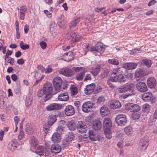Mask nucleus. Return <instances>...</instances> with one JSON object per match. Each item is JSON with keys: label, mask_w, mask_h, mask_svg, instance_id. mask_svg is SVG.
Masks as SVG:
<instances>
[{"label": "nucleus", "mask_w": 157, "mask_h": 157, "mask_svg": "<svg viewBox=\"0 0 157 157\" xmlns=\"http://www.w3.org/2000/svg\"><path fill=\"white\" fill-rule=\"evenodd\" d=\"M44 13H45L47 16L48 17H52V14L50 13L48 10H45L44 11Z\"/></svg>", "instance_id": "338daca9"}, {"label": "nucleus", "mask_w": 157, "mask_h": 157, "mask_svg": "<svg viewBox=\"0 0 157 157\" xmlns=\"http://www.w3.org/2000/svg\"><path fill=\"white\" fill-rule=\"evenodd\" d=\"M33 128V125L30 124H27L26 126V129L28 132L31 130Z\"/></svg>", "instance_id": "6e6d98bb"}, {"label": "nucleus", "mask_w": 157, "mask_h": 157, "mask_svg": "<svg viewBox=\"0 0 157 157\" xmlns=\"http://www.w3.org/2000/svg\"><path fill=\"white\" fill-rule=\"evenodd\" d=\"M74 55L71 52H69L64 54L62 58V59L66 61H69L73 59Z\"/></svg>", "instance_id": "a211bd4d"}, {"label": "nucleus", "mask_w": 157, "mask_h": 157, "mask_svg": "<svg viewBox=\"0 0 157 157\" xmlns=\"http://www.w3.org/2000/svg\"><path fill=\"white\" fill-rule=\"evenodd\" d=\"M40 45L41 48L43 49H45L46 48L47 44L44 41H42L40 43Z\"/></svg>", "instance_id": "052dcab7"}, {"label": "nucleus", "mask_w": 157, "mask_h": 157, "mask_svg": "<svg viewBox=\"0 0 157 157\" xmlns=\"http://www.w3.org/2000/svg\"><path fill=\"white\" fill-rule=\"evenodd\" d=\"M29 143L31 147L35 148L37 145V141L34 136L31 137L29 141Z\"/></svg>", "instance_id": "7c9ffc66"}, {"label": "nucleus", "mask_w": 157, "mask_h": 157, "mask_svg": "<svg viewBox=\"0 0 157 157\" xmlns=\"http://www.w3.org/2000/svg\"><path fill=\"white\" fill-rule=\"evenodd\" d=\"M133 103H129L125 104V109L127 111L131 112L132 107V106H133Z\"/></svg>", "instance_id": "a18cd8bd"}, {"label": "nucleus", "mask_w": 157, "mask_h": 157, "mask_svg": "<svg viewBox=\"0 0 157 157\" xmlns=\"http://www.w3.org/2000/svg\"><path fill=\"white\" fill-rule=\"evenodd\" d=\"M124 131L125 133L128 136H131L133 132L132 128L130 126H128L124 128Z\"/></svg>", "instance_id": "c9c22d12"}, {"label": "nucleus", "mask_w": 157, "mask_h": 157, "mask_svg": "<svg viewBox=\"0 0 157 157\" xmlns=\"http://www.w3.org/2000/svg\"><path fill=\"white\" fill-rule=\"evenodd\" d=\"M142 63L147 67H149L152 64L151 61L148 59H143L142 61Z\"/></svg>", "instance_id": "58836bf2"}, {"label": "nucleus", "mask_w": 157, "mask_h": 157, "mask_svg": "<svg viewBox=\"0 0 157 157\" xmlns=\"http://www.w3.org/2000/svg\"><path fill=\"white\" fill-rule=\"evenodd\" d=\"M108 62L110 63L116 65H117L119 63L118 61L115 59H109Z\"/></svg>", "instance_id": "09e8293b"}, {"label": "nucleus", "mask_w": 157, "mask_h": 157, "mask_svg": "<svg viewBox=\"0 0 157 157\" xmlns=\"http://www.w3.org/2000/svg\"><path fill=\"white\" fill-rule=\"evenodd\" d=\"M45 94L44 91L43 90H39L37 92V96L38 97H42L44 96V98L45 97Z\"/></svg>", "instance_id": "8fccbe9b"}, {"label": "nucleus", "mask_w": 157, "mask_h": 157, "mask_svg": "<svg viewBox=\"0 0 157 157\" xmlns=\"http://www.w3.org/2000/svg\"><path fill=\"white\" fill-rule=\"evenodd\" d=\"M112 75L109 78L107 81V84H108L109 86L111 88H114L115 87V84L113 83V82H115V81L113 80Z\"/></svg>", "instance_id": "4c0bfd02"}, {"label": "nucleus", "mask_w": 157, "mask_h": 157, "mask_svg": "<svg viewBox=\"0 0 157 157\" xmlns=\"http://www.w3.org/2000/svg\"><path fill=\"white\" fill-rule=\"evenodd\" d=\"M152 95L151 92H147L143 94L142 97L143 100L146 101H147L150 99H151Z\"/></svg>", "instance_id": "2f4dec72"}, {"label": "nucleus", "mask_w": 157, "mask_h": 157, "mask_svg": "<svg viewBox=\"0 0 157 157\" xmlns=\"http://www.w3.org/2000/svg\"><path fill=\"white\" fill-rule=\"evenodd\" d=\"M43 90L45 94L44 100V101H46L52 97L53 90L52 84L49 82H46L44 85Z\"/></svg>", "instance_id": "20e7f679"}, {"label": "nucleus", "mask_w": 157, "mask_h": 157, "mask_svg": "<svg viewBox=\"0 0 157 157\" xmlns=\"http://www.w3.org/2000/svg\"><path fill=\"white\" fill-rule=\"evenodd\" d=\"M62 84H57L56 85H53L54 87L56 90H58L61 88Z\"/></svg>", "instance_id": "bf43d9fd"}, {"label": "nucleus", "mask_w": 157, "mask_h": 157, "mask_svg": "<svg viewBox=\"0 0 157 157\" xmlns=\"http://www.w3.org/2000/svg\"><path fill=\"white\" fill-rule=\"evenodd\" d=\"M136 87L140 92L143 93L147 90V88L146 84L143 82H139L136 84Z\"/></svg>", "instance_id": "f8f14e48"}, {"label": "nucleus", "mask_w": 157, "mask_h": 157, "mask_svg": "<svg viewBox=\"0 0 157 157\" xmlns=\"http://www.w3.org/2000/svg\"><path fill=\"white\" fill-rule=\"evenodd\" d=\"M115 121L117 124L120 126L125 125L128 121L126 116L123 114H119L117 115L115 118Z\"/></svg>", "instance_id": "39448f33"}, {"label": "nucleus", "mask_w": 157, "mask_h": 157, "mask_svg": "<svg viewBox=\"0 0 157 157\" xmlns=\"http://www.w3.org/2000/svg\"><path fill=\"white\" fill-rule=\"evenodd\" d=\"M80 38V36L75 33H74L71 36L70 39V41L71 43L78 41Z\"/></svg>", "instance_id": "b1692460"}, {"label": "nucleus", "mask_w": 157, "mask_h": 157, "mask_svg": "<svg viewBox=\"0 0 157 157\" xmlns=\"http://www.w3.org/2000/svg\"><path fill=\"white\" fill-rule=\"evenodd\" d=\"M59 73L67 77H70L72 76L73 73L71 69L65 67L60 70L59 71Z\"/></svg>", "instance_id": "2eb2a0df"}, {"label": "nucleus", "mask_w": 157, "mask_h": 157, "mask_svg": "<svg viewBox=\"0 0 157 157\" xmlns=\"http://www.w3.org/2000/svg\"><path fill=\"white\" fill-rule=\"evenodd\" d=\"M147 85L149 88H154L156 84V81L154 78L150 77L147 81Z\"/></svg>", "instance_id": "412c9836"}, {"label": "nucleus", "mask_w": 157, "mask_h": 157, "mask_svg": "<svg viewBox=\"0 0 157 157\" xmlns=\"http://www.w3.org/2000/svg\"><path fill=\"white\" fill-rule=\"evenodd\" d=\"M8 148L11 151H14L17 148L16 143L13 141H10L8 144Z\"/></svg>", "instance_id": "e433bc0d"}, {"label": "nucleus", "mask_w": 157, "mask_h": 157, "mask_svg": "<svg viewBox=\"0 0 157 157\" xmlns=\"http://www.w3.org/2000/svg\"><path fill=\"white\" fill-rule=\"evenodd\" d=\"M12 79L14 81H16L17 79V76L15 74H13L11 76Z\"/></svg>", "instance_id": "774afa93"}, {"label": "nucleus", "mask_w": 157, "mask_h": 157, "mask_svg": "<svg viewBox=\"0 0 157 157\" xmlns=\"http://www.w3.org/2000/svg\"><path fill=\"white\" fill-rule=\"evenodd\" d=\"M105 101V98L102 96L99 97L97 99V102L99 104H102Z\"/></svg>", "instance_id": "3c124183"}, {"label": "nucleus", "mask_w": 157, "mask_h": 157, "mask_svg": "<svg viewBox=\"0 0 157 157\" xmlns=\"http://www.w3.org/2000/svg\"><path fill=\"white\" fill-rule=\"evenodd\" d=\"M108 75V73L107 71H104L101 72L100 75L99 77L101 79L104 78H105L107 77Z\"/></svg>", "instance_id": "864d4df0"}, {"label": "nucleus", "mask_w": 157, "mask_h": 157, "mask_svg": "<svg viewBox=\"0 0 157 157\" xmlns=\"http://www.w3.org/2000/svg\"><path fill=\"white\" fill-rule=\"evenodd\" d=\"M74 105L78 109H80L81 106V102L79 101H76L74 102Z\"/></svg>", "instance_id": "603ef678"}, {"label": "nucleus", "mask_w": 157, "mask_h": 157, "mask_svg": "<svg viewBox=\"0 0 157 157\" xmlns=\"http://www.w3.org/2000/svg\"><path fill=\"white\" fill-rule=\"evenodd\" d=\"M140 110V107L137 105L133 104L132 107L131 112H137Z\"/></svg>", "instance_id": "37998d69"}, {"label": "nucleus", "mask_w": 157, "mask_h": 157, "mask_svg": "<svg viewBox=\"0 0 157 157\" xmlns=\"http://www.w3.org/2000/svg\"><path fill=\"white\" fill-rule=\"evenodd\" d=\"M135 85L134 83H130L126 84L124 85L118 87L117 88V91L118 94H123L127 92L130 93L126 94L122 96V97L125 99L129 96H132L135 94L134 91Z\"/></svg>", "instance_id": "f257e3e1"}, {"label": "nucleus", "mask_w": 157, "mask_h": 157, "mask_svg": "<svg viewBox=\"0 0 157 157\" xmlns=\"http://www.w3.org/2000/svg\"><path fill=\"white\" fill-rule=\"evenodd\" d=\"M61 147L58 144H52L51 147V151L52 153L56 154L59 153L61 151Z\"/></svg>", "instance_id": "aec40b11"}, {"label": "nucleus", "mask_w": 157, "mask_h": 157, "mask_svg": "<svg viewBox=\"0 0 157 157\" xmlns=\"http://www.w3.org/2000/svg\"><path fill=\"white\" fill-rule=\"evenodd\" d=\"M67 126L70 130L74 131L76 128V124L74 121L71 120L68 122Z\"/></svg>", "instance_id": "c756f323"}, {"label": "nucleus", "mask_w": 157, "mask_h": 157, "mask_svg": "<svg viewBox=\"0 0 157 157\" xmlns=\"http://www.w3.org/2000/svg\"><path fill=\"white\" fill-rule=\"evenodd\" d=\"M100 113L102 117L108 116L110 114L109 109L106 107H102L100 109Z\"/></svg>", "instance_id": "5701e85b"}, {"label": "nucleus", "mask_w": 157, "mask_h": 157, "mask_svg": "<svg viewBox=\"0 0 157 157\" xmlns=\"http://www.w3.org/2000/svg\"><path fill=\"white\" fill-rule=\"evenodd\" d=\"M140 49H136V48L134 49H132V50L131 51L130 53L131 54H137L138 53H140Z\"/></svg>", "instance_id": "13d9d810"}, {"label": "nucleus", "mask_w": 157, "mask_h": 157, "mask_svg": "<svg viewBox=\"0 0 157 157\" xmlns=\"http://www.w3.org/2000/svg\"><path fill=\"white\" fill-rule=\"evenodd\" d=\"M96 132L93 130H90L89 132V137L92 140L100 141L102 137L100 135L95 133Z\"/></svg>", "instance_id": "9d476101"}, {"label": "nucleus", "mask_w": 157, "mask_h": 157, "mask_svg": "<svg viewBox=\"0 0 157 157\" xmlns=\"http://www.w3.org/2000/svg\"><path fill=\"white\" fill-rule=\"evenodd\" d=\"M95 46L96 49H97V52H99L100 53H102L104 52L105 49L102 43H98L95 45Z\"/></svg>", "instance_id": "cd10ccee"}, {"label": "nucleus", "mask_w": 157, "mask_h": 157, "mask_svg": "<svg viewBox=\"0 0 157 157\" xmlns=\"http://www.w3.org/2000/svg\"><path fill=\"white\" fill-rule=\"evenodd\" d=\"M69 96L67 92L61 93L59 94L58 99L59 100L63 101H66L69 99Z\"/></svg>", "instance_id": "4be33fe9"}, {"label": "nucleus", "mask_w": 157, "mask_h": 157, "mask_svg": "<svg viewBox=\"0 0 157 157\" xmlns=\"http://www.w3.org/2000/svg\"><path fill=\"white\" fill-rule=\"evenodd\" d=\"M20 132L18 135V138L19 140L22 139L24 136V133L22 129L21 128V127L20 128Z\"/></svg>", "instance_id": "de8ad7c7"}, {"label": "nucleus", "mask_w": 157, "mask_h": 157, "mask_svg": "<svg viewBox=\"0 0 157 157\" xmlns=\"http://www.w3.org/2000/svg\"><path fill=\"white\" fill-rule=\"evenodd\" d=\"M72 70L73 71H75V72H77L79 71H85V68L83 67H72Z\"/></svg>", "instance_id": "c03bdc74"}, {"label": "nucleus", "mask_w": 157, "mask_h": 157, "mask_svg": "<svg viewBox=\"0 0 157 157\" xmlns=\"http://www.w3.org/2000/svg\"><path fill=\"white\" fill-rule=\"evenodd\" d=\"M150 109V107L148 104H145L143 105L142 110L144 112L148 113Z\"/></svg>", "instance_id": "a19ab883"}, {"label": "nucleus", "mask_w": 157, "mask_h": 157, "mask_svg": "<svg viewBox=\"0 0 157 157\" xmlns=\"http://www.w3.org/2000/svg\"><path fill=\"white\" fill-rule=\"evenodd\" d=\"M17 62L18 64L22 65L25 62L24 60L22 58L17 60Z\"/></svg>", "instance_id": "0e129e2a"}, {"label": "nucleus", "mask_w": 157, "mask_h": 157, "mask_svg": "<svg viewBox=\"0 0 157 157\" xmlns=\"http://www.w3.org/2000/svg\"><path fill=\"white\" fill-rule=\"evenodd\" d=\"M7 62L8 63H10L12 65H13L14 63V59L10 57H9L8 59Z\"/></svg>", "instance_id": "4d7b16f0"}, {"label": "nucleus", "mask_w": 157, "mask_h": 157, "mask_svg": "<svg viewBox=\"0 0 157 157\" xmlns=\"http://www.w3.org/2000/svg\"><path fill=\"white\" fill-rule=\"evenodd\" d=\"M101 67L100 65H97L95 67H93L91 72V73L93 75L96 76L99 73Z\"/></svg>", "instance_id": "c85d7f7f"}, {"label": "nucleus", "mask_w": 157, "mask_h": 157, "mask_svg": "<svg viewBox=\"0 0 157 157\" xmlns=\"http://www.w3.org/2000/svg\"><path fill=\"white\" fill-rule=\"evenodd\" d=\"M77 128L78 131L81 133L86 132L87 130L86 125L82 121L78 122Z\"/></svg>", "instance_id": "1a4fd4ad"}, {"label": "nucleus", "mask_w": 157, "mask_h": 157, "mask_svg": "<svg viewBox=\"0 0 157 157\" xmlns=\"http://www.w3.org/2000/svg\"><path fill=\"white\" fill-rule=\"evenodd\" d=\"M56 133H62L63 131V128L61 126H59L56 129Z\"/></svg>", "instance_id": "5fc2aeb1"}, {"label": "nucleus", "mask_w": 157, "mask_h": 157, "mask_svg": "<svg viewBox=\"0 0 157 157\" xmlns=\"http://www.w3.org/2000/svg\"><path fill=\"white\" fill-rule=\"evenodd\" d=\"M29 46L27 44H25L24 45H22L21 47H20L23 50H25L26 49H28L29 48Z\"/></svg>", "instance_id": "69168bd1"}, {"label": "nucleus", "mask_w": 157, "mask_h": 157, "mask_svg": "<svg viewBox=\"0 0 157 157\" xmlns=\"http://www.w3.org/2000/svg\"><path fill=\"white\" fill-rule=\"evenodd\" d=\"M75 136L74 134L71 132H69L66 135L65 139L63 140V142L65 144H68L73 140Z\"/></svg>", "instance_id": "ddd939ff"}, {"label": "nucleus", "mask_w": 157, "mask_h": 157, "mask_svg": "<svg viewBox=\"0 0 157 157\" xmlns=\"http://www.w3.org/2000/svg\"><path fill=\"white\" fill-rule=\"evenodd\" d=\"M62 107L61 104L54 103L48 105L46 107V109L49 111L58 110L60 109Z\"/></svg>", "instance_id": "9b49d317"}, {"label": "nucleus", "mask_w": 157, "mask_h": 157, "mask_svg": "<svg viewBox=\"0 0 157 157\" xmlns=\"http://www.w3.org/2000/svg\"><path fill=\"white\" fill-rule=\"evenodd\" d=\"M85 75V71H82L81 72L78 73L76 76V78L78 80H82Z\"/></svg>", "instance_id": "ea45409f"}, {"label": "nucleus", "mask_w": 157, "mask_h": 157, "mask_svg": "<svg viewBox=\"0 0 157 157\" xmlns=\"http://www.w3.org/2000/svg\"><path fill=\"white\" fill-rule=\"evenodd\" d=\"M56 120V115H50L48 120L49 125H52Z\"/></svg>", "instance_id": "473e14b6"}, {"label": "nucleus", "mask_w": 157, "mask_h": 157, "mask_svg": "<svg viewBox=\"0 0 157 157\" xmlns=\"http://www.w3.org/2000/svg\"><path fill=\"white\" fill-rule=\"evenodd\" d=\"M52 139L54 142L58 143L60 141L61 137L59 133L55 132L52 136Z\"/></svg>", "instance_id": "393cba45"}, {"label": "nucleus", "mask_w": 157, "mask_h": 157, "mask_svg": "<svg viewBox=\"0 0 157 157\" xmlns=\"http://www.w3.org/2000/svg\"><path fill=\"white\" fill-rule=\"evenodd\" d=\"M95 86V84L94 83L87 85L84 89L85 93L86 94H91L94 90Z\"/></svg>", "instance_id": "f3484780"}, {"label": "nucleus", "mask_w": 157, "mask_h": 157, "mask_svg": "<svg viewBox=\"0 0 157 157\" xmlns=\"http://www.w3.org/2000/svg\"><path fill=\"white\" fill-rule=\"evenodd\" d=\"M144 74L143 70L141 69L137 70L135 73V76L137 79H139L140 77L144 75Z\"/></svg>", "instance_id": "f704fd0d"}, {"label": "nucleus", "mask_w": 157, "mask_h": 157, "mask_svg": "<svg viewBox=\"0 0 157 157\" xmlns=\"http://www.w3.org/2000/svg\"><path fill=\"white\" fill-rule=\"evenodd\" d=\"M157 118V112L155 111L154 112L153 116V118L152 119V121H156Z\"/></svg>", "instance_id": "e2e57ef3"}, {"label": "nucleus", "mask_w": 157, "mask_h": 157, "mask_svg": "<svg viewBox=\"0 0 157 157\" xmlns=\"http://www.w3.org/2000/svg\"><path fill=\"white\" fill-rule=\"evenodd\" d=\"M71 94L72 96L74 97L78 93V89L76 86L71 85L70 88Z\"/></svg>", "instance_id": "bb28decb"}, {"label": "nucleus", "mask_w": 157, "mask_h": 157, "mask_svg": "<svg viewBox=\"0 0 157 157\" xmlns=\"http://www.w3.org/2000/svg\"><path fill=\"white\" fill-rule=\"evenodd\" d=\"M53 85H56L57 84H62V80L61 78L59 77H57L55 78L53 80Z\"/></svg>", "instance_id": "79ce46f5"}, {"label": "nucleus", "mask_w": 157, "mask_h": 157, "mask_svg": "<svg viewBox=\"0 0 157 157\" xmlns=\"http://www.w3.org/2000/svg\"><path fill=\"white\" fill-rule=\"evenodd\" d=\"M45 149L43 146H40L38 147L36 151V153L40 155H43L44 154Z\"/></svg>", "instance_id": "72a5a7b5"}, {"label": "nucleus", "mask_w": 157, "mask_h": 157, "mask_svg": "<svg viewBox=\"0 0 157 157\" xmlns=\"http://www.w3.org/2000/svg\"><path fill=\"white\" fill-rule=\"evenodd\" d=\"M140 116V114L139 113H134L132 115V118L134 120H137L139 119Z\"/></svg>", "instance_id": "49530a36"}, {"label": "nucleus", "mask_w": 157, "mask_h": 157, "mask_svg": "<svg viewBox=\"0 0 157 157\" xmlns=\"http://www.w3.org/2000/svg\"><path fill=\"white\" fill-rule=\"evenodd\" d=\"M108 106L110 109H115L120 108L121 105L119 101L116 100H111L108 102Z\"/></svg>", "instance_id": "6e6552de"}, {"label": "nucleus", "mask_w": 157, "mask_h": 157, "mask_svg": "<svg viewBox=\"0 0 157 157\" xmlns=\"http://www.w3.org/2000/svg\"><path fill=\"white\" fill-rule=\"evenodd\" d=\"M93 106L92 102L90 101L85 102L82 105V110L84 112L89 113L91 111Z\"/></svg>", "instance_id": "423d86ee"}, {"label": "nucleus", "mask_w": 157, "mask_h": 157, "mask_svg": "<svg viewBox=\"0 0 157 157\" xmlns=\"http://www.w3.org/2000/svg\"><path fill=\"white\" fill-rule=\"evenodd\" d=\"M91 79V75L90 74H87L85 76L84 81H87Z\"/></svg>", "instance_id": "680f3d73"}, {"label": "nucleus", "mask_w": 157, "mask_h": 157, "mask_svg": "<svg viewBox=\"0 0 157 157\" xmlns=\"http://www.w3.org/2000/svg\"><path fill=\"white\" fill-rule=\"evenodd\" d=\"M103 128L106 138L109 139L112 137L111 131L112 126V122L109 118L106 117L104 118L103 121Z\"/></svg>", "instance_id": "7ed1b4c3"}, {"label": "nucleus", "mask_w": 157, "mask_h": 157, "mask_svg": "<svg viewBox=\"0 0 157 157\" xmlns=\"http://www.w3.org/2000/svg\"><path fill=\"white\" fill-rule=\"evenodd\" d=\"M19 10V18L21 20H24L25 19V13L27 11V8L26 6L23 5L21 6Z\"/></svg>", "instance_id": "dca6fc26"}, {"label": "nucleus", "mask_w": 157, "mask_h": 157, "mask_svg": "<svg viewBox=\"0 0 157 157\" xmlns=\"http://www.w3.org/2000/svg\"><path fill=\"white\" fill-rule=\"evenodd\" d=\"M113 80L115 82L122 83L125 82L127 79V75L124 74L122 68H117L113 70L111 73Z\"/></svg>", "instance_id": "f03ea898"}, {"label": "nucleus", "mask_w": 157, "mask_h": 157, "mask_svg": "<svg viewBox=\"0 0 157 157\" xmlns=\"http://www.w3.org/2000/svg\"><path fill=\"white\" fill-rule=\"evenodd\" d=\"M101 127V122L99 120H96L94 121L93 124V128L95 130H100Z\"/></svg>", "instance_id": "a878e982"}, {"label": "nucleus", "mask_w": 157, "mask_h": 157, "mask_svg": "<svg viewBox=\"0 0 157 157\" xmlns=\"http://www.w3.org/2000/svg\"><path fill=\"white\" fill-rule=\"evenodd\" d=\"M64 113L65 114L68 116L74 115L75 113L74 107L71 105L66 106L64 109Z\"/></svg>", "instance_id": "4468645a"}, {"label": "nucleus", "mask_w": 157, "mask_h": 157, "mask_svg": "<svg viewBox=\"0 0 157 157\" xmlns=\"http://www.w3.org/2000/svg\"><path fill=\"white\" fill-rule=\"evenodd\" d=\"M137 65V64L133 63H124L122 66V68L130 70L135 69Z\"/></svg>", "instance_id": "6ab92c4d"}, {"label": "nucleus", "mask_w": 157, "mask_h": 157, "mask_svg": "<svg viewBox=\"0 0 157 157\" xmlns=\"http://www.w3.org/2000/svg\"><path fill=\"white\" fill-rule=\"evenodd\" d=\"M148 137L147 136L143 137L140 139L139 145L140 147L141 150L144 151L146 149L148 145Z\"/></svg>", "instance_id": "0eeeda50"}]
</instances>
